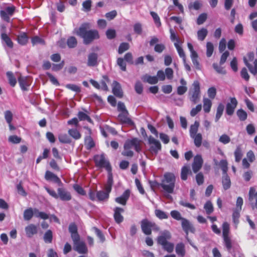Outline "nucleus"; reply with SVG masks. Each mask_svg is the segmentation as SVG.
I'll return each mask as SVG.
<instances>
[{
  "instance_id": "obj_25",
  "label": "nucleus",
  "mask_w": 257,
  "mask_h": 257,
  "mask_svg": "<svg viewBox=\"0 0 257 257\" xmlns=\"http://www.w3.org/2000/svg\"><path fill=\"white\" fill-rule=\"evenodd\" d=\"M18 82L21 89L23 91L28 90V87L30 86V83L27 77L20 76L18 78Z\"/></svg>"
},
{
  "instance_id": "obj_19",
  "label": "nucleus",
  "mask_w": 257,
  "mask_h": 257,
  "mask_svg": "<svg viewBox=\"0 0 257 257\" xmlns=\"http://www.w3.org/2000/svg\"><path fill=\"white\" fill-rule=\"evenodd\" d=\"M124 211V209L119 207H116L114 209L113 217L117 223H120L123 220V217L121 213Z\"/></svg>"
},
{
  "instance_id": "obj_9",
  "label": "nucleus",
  "mask_w": 257,
  "mask_h": 257,
  "mask_svg": "<svg viewBox=\"0 0 257 257\" xmlns=\"http://www.w3.org/2000/svg\"><path fill=\"white\" fill-rule=\"evenodd\" d=\"M16 11V7L12 5L7 7L5 10L0 11V16L1 18L8 23L10 22V17L12 16Z\"/></svg>"
},
{
  "instance_id": "obj_20",
  "label": "nucleus",
  "mask_w": 257,
  "mask_h": 257,
  "mask_svg": "<svg viewBox=\"0 0 257 257\" xmlns=\"http://www.w3.org/2000/svg\"><path fill=\"white\" fill-rule=\"evenodd\" d=\"M112 87V92L113 94L119 98L123 96V92L120 84L116 81H113Z\"/></svg>"
},
{
  "instance_id": "obj_42",
  "label": "nucleus",
  "mask_w": 257,
  "mask_h": 257,
  "mask_svg": "<svg viewBox=\"0 0 257 257\" xmlns=\"http://www.w3.org/2000/svg\"><path fill=\"white\" fill-rule=\"evenodd\" d=\"M208 34V31L205 28H202L197 32L198 39L200 41H203Z\"/></svg>"
},
{
  "instance_id": "obj_14",
  "label": "nucleus",
  "mask_w": 257,
  "mask_h": 257,
  "mask_svg": "<svg viewBox=\"0 0 257 257\" xmlns=\"http://www.w3.org/2000/svg\"><path fill=\"white\" fill-rule=\"evenodd\" d=\"M128 111H125V112H120L118 115V118L121 123L127 124L130 126H134L135 125V123L128 117Z\"/></svg>"
},
{
  "instance_id": "obj_11",
  "label": "nucleus",
  "mask_w": 257,
  "mask_h": 257,
  "mask_svg": "<svg viewBox=\"0 0 257 257\" xmlns=\"http://www.w3.org/2000/svg\"><path fill=\"white\" fill-rule=\"evenodd\" d=\"M203 160L200 155H196L192 164V170L194 173H197L202 168Z\"/></svg>"
},
{
  "instance_id": "obj_29",
  "label": "nucleus",
  "mask_w": 257,
  "mask_h": 257,
  "mask_svg": "<svg viewBox=\"0 0 257 257\" xmlns=\"http://www.w3.org/2000/svg\"><path fill=\"white\" fill-rule=\"evenodd\" d=\"M109 197V194L104 191L100 190L96 192V197L98 201H102L107 200Z\"/></svg>"
},
{
  "instance_id": "obj_61",
  "label": "nucleus",
  "mask_w": 257,
  "mask_h": 257,
  "mask_svg": "<svg viewBox=\"0 0 257 257\" xmlns=\"http://www.w3.org/2000/svg\"><path fill=\"white\" fill-rule=\"evenodd\" d=\"M238 209H235L232 213V219L233 222L235 224H237L239 223V218L240 217V211Z\"/></svg>"
},
{
  "instance_id": "obj_56",
  "label": "nucleus",
  "mask_w": 257,
  "mask_h": 257,
  "mask_svg": "<svg viewBox=\"0 0 257 257\" xmlns=\"http://www.w3.org/2000/svg\"><path fill=\"white\" fill-rule=\"evenodd\" d=\"M92 1L91 0H86L83 2L82 8L83 11L86 12L90 11L91 8Z\"/></svg>"
},
{
  "instance_id": "obj_48",
  "label": "nucleus",
  "mask_w": 257,
  "mask_h": 257,
  "mask_svg": "<svg viewBox=\"0 0 257 257\" xmlns=\"http://www.w3.org/2000/svg\"><path fill=\"white\" fill-rule=\"evenodd\" d=\"M109 81V79L107 76L103 75L102 76V79L100 81L101 88L102 90L105 91L108 90V87L106 83Z\"/></svg>"
},
{
  "instance_id": "obj_31",
  "label": "nucleus",
  "mask_w": 257,
  "mask_h": 257,
  "mask_svg": "<svg viewBox=\"0 0 257 257\" xmlns=\"http://www.w3.org/2000/svg\"><path fill=\"white\" fill-rule=\"evenodd\" d=\"M43 239L46 243H51L53 240V232L50 229L47 230L44 233Z\"/></svg>"
},
{
  "instance_id": "obj_13",
  "label": "nucleus",
  "mask_w": 257,
  "mask_h": 257,
  "mask_svg": "<svg viewBox=\"0 0 257 257\" xmlns=\"http://www.w3.org/2000/svg\"><path fill=\"white\" fill-rule=\"evenodd\" d=\"M238 104V102L235 97H231L230 102H228L226 106V113L228 115H232Z\"/></svg>"
},
{
  "instance_id": "obj_10",
  "label": "nucleus",
  "mask_w": 257,
  "mask_h": 257,
  "mask_svg": "<svg viewBox=\"0 0 257 257\" xmlns=\"http://www.w3.org/2000/svg\"><path fill=\"white\" fill-rule=\"evenodd\" d=\"M148 143L150 145V151L151 153L157 154L161 150L162 146L160 142L150 136L148 138Z\"/></svg>"
},
{
  "instance_id": "obj_57",
  "label": "nucleus",
  "mask_w": 257,
  "mask_h": 257,
  "mask_svg": "<svg viewBox=\"0 0 257 257\" xmlns=\"http://www.w3.org/2000/svg\"><path fill=\"white\" fill-rule=\"evenodd\" d=\"M130 48V46L128 43H122L120 44L118 49V53L120 54L123 53L125 51H127Z\"/></svg>"
},
{
  "instance_id": "obj_54",
  "label": "nucleus",
  "mask_w": 257,
  "mask_h": 257,
  "mask_svg": "<svg viewBox=\"0 0 257 257\" xmlns=\"http://www.w3.org/2000/svg\"><path fill=\"white\" fill-rule=\"evenodd\" d=\"M219 166L222 170L223 174H227L228 171V163L226 160H221L219 162Z\"/></svg>"
},
{
  "instance_id": "obj_30",
  "label": "nucleus",
  "mask_w": 257,
  "mask_h": 257,
  "mask_svg": "<svg viewBox=\"0 0 257 257\" xmlns=\"http://www.w3.org/2000/svg\"><path fill=\"white\" fill-rule=\"evenodd\" d=\"M17 41L19 44L25 45L28 41V37L26 33H23L17 37Z\"/></svg>"
},
{
  "instance_id": "obj_5",
  "label": "nucleus",
  "mask_w": 257,
  "mask_h": 257,
  "mask_svg": "<svg viewBox=\"0 0 257 257\" xmlns=\"http://www.w3.org/2000/svg\"><path fill=\"white\" fill-rule=\"evenodd\" d=\"M93 160L96 167L100 169L104 168L108 174L112 173V167L109 161L105 158L104 154L96 155Z\"/></svg>"
},
{
  "instance_id": "obj_41",
  "label": "nucleus",
  "mask_w": 257,
  "mask_h": 257,
  "mask_svg": "<svg viewBox=\"0 0 257 257\" xmlns=\"http://www.w3.org/2000/svg\"><path fill=\"white\" fill-rule=\"evenodd\" d=\"M204 209L207 215H209L211 214L214 211V208L212 202L209 200L207 201L204 205Z\"/></svg>"
},
{
  "instance_id": "obj_51",
  "label": "nucleus",
  "mask_w": 257,
  "mask_h": 257,
  "mask_svg": "<svg viewBox=\"0 0 257 257\" xmlns=\"http://www.w3.org/2000/svg\"><path fill=\"white\" fill-rule=\"evenodd\" d=\"M224 110V106L222 104H220L218 105L217 108V111L215 116V121L217 122L218 121L220 117L221 116Z\"/></svg>"
},
{
  "instance_id": "obj_23",
  "label": "nucleus",
  "mask_w": 257,
  "mask_h": 257,
  "mask_svg": "<svg viewBox=\"0 0 257 257\" xmlns=\"http://www.w3.org/2000/svg\"><path fill=\"white\" fill-rule=\"evenodd\" d=\"M45 178L48 181H52L58 184H61L62 182L60 179L55 174L50 171H47L45 173Z\"/></svg>"
},
{
  "instance_id": "obj_16",
  "label": "nucleus",
  "mask_w": 257,
  "mask_h": 257,
  "mask_svg": "<svg viewBox=\"0 0 257 257\" xmlns=\"http://www.w3.org/2000/svg\"><path fill=\"white\" fill-rule=\"evenodd\" d=\"M68 229L73 241H78L80 239V236L78 233L77 225L74 223H71L69 225Z\"/></svg>"
},
{
  "instance_id": "obj_36",
  "label": "nucleus",
  "mask_w": 257,
  "mask_h": 257,
  "mask_svg": "<svg viewBox=\"0 0 257 257\" xmlns=\"http://www.w3.org/2000/svg\"><path fill=\"white\" fill-rule=\"evenodd\" d=\"M34 213V210L33 211L32 208H29L26 209L24 212V219L25 220L29 221L33 216Z\"/></svg>"
},
{
  "instance_id": "obj_27",
  "label": "nucleus",
  "mask_w": 257,
  "mask_h": 257,
  "mask_svg": "<svg viewBox=\"0 0 257 257\" xmlns=\"http://www.w3.org/2000/svg\"><path fill=\"white\" fill-rule=\"evenodd\" d=\"M191 174L190 166L188 165H184L181 169V178L182 180L186 181L188 178V175Z\"/></svg>"
},
{
  "instance_id": "obj_62",
  "label": "nucleus",
  "mask_w": 257,
  "mask_h": 257,
  "mask_svg": "<svg viewBox=\"0 0 257 257\" xmlns=\"http://www.w3.org/2000/svg\"><path fill=\"white\" fill-rule=\"evenodd\" d=\"M93 229L94 230L97 236L99 238L100 241L101 242H103L105 240V238L102 231L96 227H94Z\"/></svg>"
},
{
  "instance_id": "obj_32",
  "label": "nucleus",
  "mask_w": 257,
  "mask_h": 257,
  "mask_svg": "<svg viewBox=\"0 0 257 257\" xmlns=\"http://www.w3.org/2000/svg\"><path fill=\"white\" fill-rule=\"evenodd\" d=\"M200 125L199 122L195 121L194 124H191L189 130L190 136L193 137V136L197 135V133L198 131V128Z\"/></svg>"
},
{
  "instance_id": "obj_6",
  "label": "nucleus",
  "mask_w": 257,
  "mask_h": 257,
  "mask_svg": "<svg viewBox=\"0 0 257 257\" xmlns=\"http://www.w3.org/2000/svg\"><path fill=\"white\" fill-rule=\"evenodd\" d=\"M140 224L142 232L147 235H151L152 230L155 231L160 230V227L155 222L151 221L147 218L142 219Z\"/></svg>"
},
{
  "instance_id": "obj_46",
  "label": "nucleus",
  "mask_w": 257,
  "mask_h": 257,
  "mask_svg": "<svg viewBox=\"0 0 257 257\" xmlns=\"http://www.w3.org/2000/svg\"><path fill=\"white\" fill-rule=\"evenodd\" d=\"M174 46L176 47L179 56L182 58L184 63L186 62V56L182 48L177 43H174Z\"/></svg>"
},
{
  "instance_id": "obj_33",
  "label": "nucleus",
  "mask_w": 257,
  "mask_h": 257,
  "mask_svg": "<svg viewBox=\"0 0 257 257\" xmlns=\"http://www.w3.org/2000/svg\"><path fill=\"white\" fill-rule=\"evenodd\" d=\"M222 183L224 190H226L230 187L231 181L227 174H223Z\"/></svg>"
},
{
  "instance_id": "obj_60",
  "label": "nucleus",
  "mask_w": 257,
  "mask_h": 257,
  "mask_svg": "<svg viewBox=\"0 0 257 257\" xmlns=\"http://www.w3.org/2000/svg\"><path fill=\"white\" fill-rule=\"evenodd\" d=\"M170 215L172 217L177 220H182L184 218L181 217V213L177 210H172L170 212Z\"/></svg>"
},
{
  "instance_id": "obj_39",
  "label": "nucleus",
  "mask_w": 257,
  "mask_h": 257,
  "mask_svg": "<svg viewBox=\"0 0 257 257\" xmlns=\"http://www.w3.org/2000/svg\"><path fill=\"white\" fill-rule=\"evenodd\" d=\"M212 106L211 101L207 98L203 99V109L205 113H209Z\"/></svg>"
},
{
  "instance_id": "obj_22",
  "label": "nucleus",
  "mask_w": 257,
  "mask_h": 257,
  "mask_svg": "<svg viewBox=\"0 0 257 257\" xmlns=\"http://www.w3.org/2000/svg\"><path fill=\"white\" fill-rule=\"evenodd\" d=\"M74 244L75 246V250L80 253H85L87 252V248L85 243L80 241V239L78 241H73Z\"/></svg>"
},
{
  "instance_id": "obj_28",
  "label": "nucleus",
  "mask_w": 257,
  "mask_h": 257,
  "mask_svg": "<svg viewBox=\"0 0 257 257\" xmlns=\"http://www.w3.org/2000/svg\"><path fill=\"white\" fill-rule=\"evenodd\" d=\"M175 251L176 253L182 257H183L185 255V245L183 243L180 242L177 244L175 248Z\"/></svg>"
},
{
  "instance_id": "obj_4",
  "label": "nucleus",
  "mask_w": 257,
  "mask_h": 257,
  "mask_svg": "<svg viewBox=\"0 0 257 257\" xmlns=\"http://www.w3.org/2000/svg\"><path fill=\"white\" fill-rule=\"evenodd\" d=\"M171 238V233L168 231H165L158 236L157 239L158 244L162 245L163 249L169 253L172 252L174 248V243L168 241Z\"/></svg>"
},
{
  "instance_id": "obj_3",
  "label": "nucleus",
  "mask_w": 257,
  "mask_h": 257,
  "mask_svg": "<svg viewBox=\"0 0 257 257\" xmlns=\"http://www.w3.org/2000/svg\"><path fill=\"white\" fill-rule=\"evenodd\" d=\"M141 144L142 141L137 138L127 139L124 144V150L122 152L121 155L124 157H133L134 153L131 149L134 148L137 152L140 153L142 150Z\"/></svg>"
},
{
  "instance_id": "obj_47",
  "label": "nucleus",
  "mask_w": 257,
  "mask_h": 257,
  "mask_svg": "<svg viewBox=\"0 0 257 257\" xmlns=\"http://www.w3.org/2000/svg\"><path fill=\"white\" fill-rule=\"evenodd\" d=\"M68 133L70 136L75 140H78L81 137V135L79 132L75 128L69 130L68 131Z\"/></svg>"
},
{
  "instance_id": "obj_8",
  "label": "nucleus",
  "mask_w": 257,
  "mask_h": 257,
  "mask_svg": "<svg viewBox=\"0 0 257 257\" xmlns=\"http://www.w3.org/2000/svg\"><path fill=\"white\" fill-rule=\"evenodd\" d=\"M181 225L183 230L186 233V239L193 247L197 249V247L194 245L191 239L188 237V233L189 232L193 233H195V227L188 219L185 218L182 219V220L181 221Z\"/></svg>"
},
{
  "instance_id": "obj_37",
  "label": "nucleus",
  "mask_w": 257,
  "mask_h": 257,
  "mask_svg": "<svg viewBox=\"0 0 257 257\" xmlns=\"http://www.w3.org/2000/svg\"><path fill=\"white\" fill-rule=\"evenodd\" d=\"M1 39L5 42L8 47L10 48H12L13 47V42L7 34L2 33L1 34Z\"/></svg>"
},
{
  "instance_id": "obj_35",
  "label": "nucleus",
  "mask_w": 257,
  "mask_h": 257,
  "mask_svg": "<svg viewBox=\"0 0 257 257\" xmlns=\"http://www.w3.org/2000/svg\"><path fill=\"white\" fill-rule=\"evenodd\" d=\"M191 138L193 139L195 146L199 148L201 146L202 142V136L200 133H198L197 135L191 137Z\"/></svg>"
},
{
  "instance_id": "obj_53",
  "label": "nucleus",
  "mask_w": 257,
  "mask_h": 257,
  "mask_svg": "<svg viewBox=\"0 0 257 257\" xmlns=\"http://www.w3.org/2000/svg\"><path fill=\"white\" fill-rule=\"evenodd\" d=\"M221 65H218L217 63H213L212 65L214 69L219 74L225 75L226 73V70L224 68L221 66Z\"/></svg>"
},
{
  "instance_id": "obj_52",
  "label": "nucleus",
  "mask_w": 257,
  "mask_h": 257,
  "mask_svg": "<svg viewBox=\"0 0 257 257\" xmlns=\"http://www.w3.org/2000/svg\"><path fill=\"white\" fill-rule=\"evenodd\" d=\"M150 15L152 17V18L154 20V21L155 23L156 24V26L158 27H160L161 26V22L160 17L158 15V14L155 12L151 11V12H150Z\"/></svg>"
},
{
  "instance_id": "obj_63",
  "label": "nucleus",
  "mask_w": 257,
  "mask_h": 257,
  "mask_svg": "<svg viewBox=\"0 0 257 257\" xmlns=\"http://www.w3.org/2000/svg\"><path fill=\"white\" fill-rule=\"evenodd\" d=\"M223 238L225 246L228 250H230L232 248V242L229 236H224Z\"/></svg>"
},
{
  "instance_id": "obj_12",
  "label": "nucleus",
  "mask_w": 257,
  "mask_h": 257,
  "mask_svg": "<svg viewBox=\"0 0 257 257\" xmlns=\"http://www.w3.org/2000/svg\"><path fill=\"white\" fill-rule=\"evenodd\" d=\"M58 199L59 198L63 201H68L71 200L72 196L70 192L64 188H58L57 189Z\"/></svg>"
},
{
  "instance_id": "obj_1",
  "label": "nucleus",
  "mask_w": 257,
  "mask_h": 257,
  "mask_svg": "<svg viewBox=\"0 0 257 257\" xmlns=\"http://www.w3.org/2000/svg\"><path fill=\"white\" fill-rule=\"evenodd\" d=\"M90 24L88 23L82 24L77 31V35L83 39V43L88 45L94 40L99 38L98 31L96 30H90Z\"/></svg>"
},
{
  "instance_id": "obj_58",
  "label": "nucleus",
  "mask_w": 257,
  "mask_h": 257,
  "mask_svg": "<svg viewBox=\"0 0 257 257\" xmlns=\"http://www.w3.org/2000/svg\"><path fill=\"white\" fill-rule=\"evenodd\" d=\"M229 224L227 222H224L222 224V235L224 236H229Z\"/></svg>"
},
{
  "instance_id": "obj_24",
  "label": "nucleus",
  "mask_w": 257,
  "mask_h": 257,
  "mask_svg": "<svg viewBox=\"0 0 257 257\" xmlns=\"http://www.w3.org/2000/svg\"><path fill=\"white\" fill-rule=\"evenodd\" d=\"M113 184V175L112 173L108 174V178L107 182L104 186V191L108 194L111 192L112 187Z\"/></svg>"
},
{
  "instance_id": "obj_34",
  "label": "nucleus",
  "mask_w": 257,
  "mask_h": 257,
  "mask_svg": "<svg viewBox=\"0 0 257 257\" xmlns=\"http://www.w3.org/2000/svg\"><path fill=\"white\" fill-rule=\"evenodd\" d=\"M7 76L8 79L9 83L12 87H14L17 84V80L13 73L11 71L7 72Z\"/></svg>"
},
{
  "instance_id": "obj_50",
  "label": "nucleus",
  "mask_w": 257,
  "mask_h": 257,
  "mask_svg": "<svg viewBox=\"0 0 257 257\" xmlns=\"http://www.w3.org/2000/svg\"><path fill=\"white\" fill-rule=\"evenodd\" d=\"M155 213L156 216L160 219H165L168 218V215L166 212L160 209H156Z\"/></svg>"
},
{
  "instance_id": "obj_49",
  "label": "nucleus",
  "mask_w": 257,
  "mask_h": 257,
  "mask_svg": "<svg viewBox=\"0 0 257 257\" xmlns=\"http://www.w3.org/2000/svg\"><path fill=\"white\" fill-rule=\"evenodd\" d=\"M236 114L240 121L245 120L247 117L246 112L242 109H239L237 110Z\"/></svg>"
},
{
  "instance_id": "obj_26",
  "label": "nucleus",
  "mask_w": 257,
  "mask_h": 257,
  "mask_svg": "<svg viewBox=\"0 0 257 257\" xmlns=\"http://www.w3.org/2000/svg\"><path fill=\"white\" fill-rule=\"evenodd\" d=\"M142 80L144 82H147L150 84H155L158 82V79L156 76H151L148 74L143 75Z\"/></svg>"
},
{
  "instance_id": "obj_18",
  "label": "nucleus",
  "mask_w": 257,
  "mask_h": 257,
  "mask_svg": "<svg viewBox=\"0 0 257 257\" xmlns=\"http://www.w3.org/2000/svg\"><path fill=\"white\" fill-rule=\"evenodd\" d=\"M26 235L29 238L32 237L38 233V227L34 224H30L25 228Z\"/></svg>"
},
{
  "instance_id": "obj_44",
  "label": "nucleus",
  "mask_w": 257,
  "mask_h": 257,
  "mask_svg": "<svg viewBox=\"0 0 257 257\" xmlns=\"http://www.w3.org/2000/svg\"><path fill=\"white\" fill-rule=\"evenodd\" d=\"M58 139L60 142L63 144H69L71 143V139L66 134H61L58 136Z\"/></svg>"
},
{
  "instance_id": "obj_45",
  "label": "nucleus",
  "mask_w": 257,
  "mask_h": 257,
  "mask_svg": "<svg viewBox=\"0 0 257 257\" xmlns=\"http://www.w3.org/2000/svg\"><path fill=\"white\" fill-rule=\"evenodd\" d=\"M67 44L69 48H73L76 47L77 44V41L75 37L71 36L68 38L67 41Z\"/></svg>"
},
{
  "instance_id": "obj_40",
  "label": "nucleus",
  "mask_w": 257,
  "mask_h": 257,
  "mask_svg": "<svg viewBox=\"0 0 257 257\" xmlns=\"http://www.w3.org/2000/svg\"><path fill=\"white\" fill-rule=\"evenodd\" d=\"M85 145L87 150H90L95 147V143L90 136H87L85 138Z\"/></svg>"
},
{
  "instance_id": "obj_21",
  "label": "nucleus",
  "mask_w": 257,
  "mask_h": 257,
  "mask_svg": "<svg viewBox=\"0 0 257 257\" xmlns=\"http://www.w3.org/2000/svg\"><path fill=\"white\" fill-rule=\"evenodd\" d=\"M98 55L97 54L92 52L88 55V60L87 65L89 67H94L98 65Z\"/></svg>"
},
{
  "instance_id": "obj_15",
  "label": "nucleus",
  "mask_w": 257,
  "mask_h": 257,
  "mask_svg": "<svg viewBox=\"0 0 257 257\" xmlns=\"http://www.w3.org/2000/svg\"><path fill=\"white\" fill-rule=\"evenodd\" d=\"M130 190L126 189L120 196L115 198V201L118 204L125 206L130 198Z\"/></svg>"
},
{
  "instance_id": "obj_64",
  "label": "nucleus",
  "mask_w": 257,
  "mask_h": 257,
  "mask_svg": "<svg viewBox=\"0 0 257 257\" xmlns=\"http://www.w3.org/2000/svg\"><path fill=\"white\" fill-rule=\"evenodd\" d=\"M117 64L120 67L121 70L125 71L126 70V63L124 60L122 58H118L117 59Z\"/></svg>"
},
{
  "instance_id": "obj_59",
  "label": "nucleus",
  "mask_w": 257,
  "mask_h": 257,
  "mask_svg": "<svg viewBox=\"0 0 257 257\" xmlns=\"http://www.w3.org/2000/svg\"><path fill=\"white\" fill-rule=\"evenodd\" d=\"M206 55L208 57H210L213 54L214 47L212 43L208 42L206 44Z\"/></svg>"
},
{
  "instance_id": "obj_38",
  "label": "nucleus",
  "mask_w": 257,
  "mask_h": 257,
  "mask_svg": "<svg viewBox=\"0 0 257 257\" xmlns=\"http://www.w3.org/2000/svg\"><path fill=\"white\" fill-rule=\"evenodd\" d=\"M77 116L80 121L87 120L88 122L91 123H93V121L90 116L82 111L78 112Z\"/></svg>"
},
{
  "instance_id": "obj_7",
  "label": "nucleus",
  "mask_w": 257,
  "mask_h": 257,
  "mask_svg": "<svg viewBox=\"0 0 257 257\" xmlns=\"http://www.w3.org/2000/svg\"><path fill=\"white\" fill-rule=\"evenodd\" d=\"M200 83L198 80H195L193 82L189 92L191 101L194 104L197 103L200 99Z\"/></svg>"
},
{
  "instance_id": "obj_43",
  "label": "nucleus",
  "mask_w": 257,
  "mask_h": 257,
  "mask_svg": "<svg viewBox=\"0 0 257 257\" xmlns=\"http://www.w3.org/2000/svg\"><path fill=\"white\" fill-rule=\"evenodd\" d=\"M241 148L240 146H237L234 151L235 160L236 162H239L242 157Z\"/></svg>"
},
{
  "instance_id": "obj_17",
  "label": "nucleus",
  "mask_w": 257,
  "mask_h": 257,
  "mask_svg": "<svg viewBox=\"0 0 257 257\" xmlns=\"http://www.w3.org/2000/svg\"><path fill=\"white\" fill-rule=\"evenodd\" d=\"M248 200L251 202L252 207L257 209V192H255V189L251 187L248 193Z\"/></svg>"
},
{
  "instance_id": "obj_2",
  "label": "nucleus",
  "mask_w": 257,
  "mask_h": 257,
  "mask_svg": "<svg viewBox=\"0 0 257 257\" xmlns=\"http://www.w3.org/2000/svg\"><path fill=\"white\" fill-rule=\"evenodd\" d=\"M175 183V177L173 173H167L165 174L164 179L161 183L157 181H153L151 183L152 187L160 186L165 192L171 194L174 192Z\"/></svg>"
},
{
  "instance_id": "obj_55",
  "label": "nucleus",
  "mask_w": 257,
  "mask_h": 257,
  "mask_svg": "<svg viewBox=\"0 0 257 257\" xmlns=\"http://www.w3.org/2000/svg\"><path fill=\"white\" fill-rule=\"evenodd\" d=\"M34 213L36 217H39L43 219H47L49 218V216L47 213L44 212H40L36 208L34 209Z\"/></svg>"
}]
</instances>
